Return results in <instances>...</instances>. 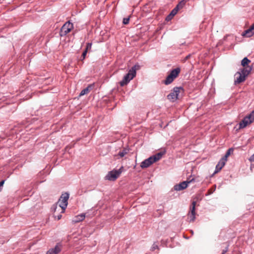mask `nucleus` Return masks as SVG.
<instances>
[{
    "instance_id": "obj_1",
    "label": "nucleus",
    "mask_w": 254,
    "mask_h": 254,
    "mask_svg": "<svg viewBox=\"0 0 254 254\" xmlns=\"http://www.w3.org/2000/svg\"><path fill=\"white\" fill-rule=\"evenodd\" d=\"M68 198L69 194L68 193L65 192L62 194L58 203L53 206L55 213L57 211V209H58V211L61 210V213L64 212L65 209L67 205Z\"/></svg>"
},
{
    "instance_id": "obj_2",
    "label": "nucleus",
    "mask_w": 254,
    "mask_h": 254,
    "mask_svg": "<svg viewBox=\"0 0 254 254\" xmlns=\"http://www.w3.org/2000/svg\"><path fill=\"white\" fill-rule=\"evenodd\" d=\"M140 68L138 64H135L131 67L128 71V72L124 77L122 81L120 82L121 86L127 85L131 79H132L136 75V71Z\"/></svg>"
},
{
    "instance_id": "obj_3",
    "label": "nucleus",
    "mask_w": 254,
    "mask_h": 254,
    "mask_svg": "<svg viewBox=\"0 0 254 254\" xmlns=\"http://www.w3.org/2000/svg\"><path fill=\"white\" fill-rule=\"evenodd\" d=\"M180 71L181 69L179 67L173 69L166 77V80L164 81V83L168 85L172 83L178 77Z\"/></svg>"
},
{
    "instance_id": "obj_4",
    "label": "nucleus",
    "mask_w": 254,
    "mask_h": 254,
    "mask_svg": "<svg viewBox=\"0 0 254 254\" xmlns=\"http://www.w3.org/2000/svg\"><path fill=\"white\" fill-rule=\"evenodd\" d=\"M123 167H122L119 170H113L110 171L106 176V179L110 181H115L121 175L122 172Z\"/></svg>"
},
{
    "instance_id": "obj_5",
    "label": "nucleus",
    "mask_w": 254,
    "mask_h": 254,
    "mask_svg": "<svg viewBox=\"0 0 254 254\" xmlns=\"http://www.w3.org/2000/svg\"><path fill=\"white\" fill-rule=\"evenodd\" d=\"M183 91V89L181 87L174 88L173 91L167 96V99L171 102H174L178 99L179 93Z\"/></svg>"
},
{
    "instance_id": "obj_6",
    "label": "nucleus",
    "mask_w": 254,
    "mask_h": 254,
    "mask_svg": "<svg viewBox=\"0 0 254 254\" xmlns=\"http://www.w3.org/2000/svg\"><path fill=\"white\" fill-rule=\"evenodd\" d=\"M73 24L69 21L66 22L62 27L60 31L61 36H65L73 29Z\"/></svg>"
},
{
    "instance_id": "obj_7",
    "label": "nucleus",
    "mask_w": 254,
    "mask_h": 254,
    "mask_svg": "<svg viewBox=\"0 0 254 254\" xmlns=\"http://www.w3.org/2000/svg\"><path fill=\"white\" fill-rule=\"evenodd\" d=\"M194 181V179L193 178L190 179L189 178L186 181L183 182L178 185H176L174 186V190L177 191H180L187 188L188 184Z\"/></svg>"
},
{
    "instance_id": "obj_8",
    "label": "nucleus",
    "mask_w": 254,
    "mask_h": 254,
    "mask_svg": "<svg viewBox=\"0 0 254 254\" xmlns=\"http://www.w3.org/2000/svg\"><path fill=\"white\" fill-rule=\"evenodd\" d=\"M195 205L196 201H193L190 208V212L188 214V219L190 222H193L195 219Z\"/></svg>"
},
{
    "instance_id": "obj_9",
    "label": "nucleus",
    "mask_w": 254,
    "mask_h": 254,
    "mask_svg": "<svg viewBox=\"0 0 254 254\" xmlns=\"http://www.w3.org/2000/svg\"><path fill=\"white\" fill-rule=\"evenodd\" d=\"M253 122L251 121L248 116L245 117L243 120L239 123V128H243L248 125H250Z\"/></svg>"
},
{
    "instance_id": "obj_10",
    "label": "nucleus",
    "mask_w": 254,
    "mask_h": 254,
    "mask_svg": "<svg viewBox=\"0 0 254 254\" xmlns=\"http://www.w3.org/2000/svg\"><path fill=\"white\" fill-rule=\"evenodd\" d=\"M254 35V23L249 28L245 30L242 34V36L246 37H250Z\"/></svg>"
},
{
    "instance_id": "obj_11",
    "label": "nucleus",
    "mask_w": 254,
    "mask_h": 254,
    "mask_svg": "<svg viewBox=\"0 0 254 254\" xmlns=\"http://www.w3.org/2000/svg\"><path fill=\"white\" fill-rule=\"evenodd\" d=\"M154 162V161H153V158L151 156L148 159H146L143 162H142L140 165V167L142 168H146L149 167L151 164H152Z\"/></svg>"
},
{
    "instance_id": "obj_12",
    "label": "nucleus",
    "mask_w": 254,
    "mask_h": 254,
    "mask_svg": "<svg viewBox=\"0 0 254 254\" xmlns=\"http://www.w3.org/2000/svg\"><path fill=\"white\" fill-rule=\"evenodd\" d=\"M236 79L235 80V84H240L246 80V77L239 72H237L236 74Z\"/></svg>"
},
{
    "instance_id": "obj_13",
    "label": "nucleus",
    "mask_w": 254,
    "mask_h": 254,
    "mask_svg": "<svg viewBox=\"0 0 254 254\" xmlns=\"http://www.w3.org/2000/svg\"><path fill=\"white\" fill-rule=\"evenodd\" d=\"M61 251V246L57 244L54 248L50 249L46 254H58Z\"/></svg>"
},
{
    "instance_id": "obj_14",
    "label": "nucleus",
    "mask_w": 254,
    "mask_h": 254,
    "mask_svg": "<svg viewBox=\"0 0 254 254\" xmlns=\"http://www.w3.org/2000/svg\"><path fill=\"white\" fill-rule=\"evenodd\" d=\"M252 69V67L250 66L244 67L240 72L246 78V77L250 73Z\"/></svg>"
},
{
    "instance_id": "obj_15",
    "label": "nucleus",
    "mask_w": 254,
    "mask_h": 254,
    "mask_svg": "<svg viewBox=\"0 0 254 254\" xmlns=\"http://www.w3.org/2000/svg\"><path fill=\"white\" fill-rule=\"evenodd\" d=\"M226 161L225 160H223V159H221L217 165L216 166V170L215 171V173H217L218 172L220 171L222 168L223 167V166L225 165Z\"/></svg>"
},
{
    "instance_id": "obj_16",
    "label": "nucleus",
    "mask_w": 254,
    "mask_h": 254,
    "mask_svg": "<svg viewBox=\"0 0 254 254\" xmlns=\"http://www.w3.org/2000/svg\"><path fill=\"white\" fill-rule=\"evenodd\" d=\"M184 4V3L183 2V1H181V2H180L177 5V6L172 10L171 12L170 13V14L172 16H173V17H174L178 12L179 9L183 7Z\"/></svg>"
},
{
    "instance_id": "obj_17",
    "label": "nucleus",
    "mask_w": 254,
    "mask_h": 254,
    "mask_svg": "<svg viewBox=\"0 0 254 254\" xmlns=\"http://www.w3.org/2000/svg\"><path fill=\"white\" fill-rule=\"evenodd\" d=\"M85 215L84 214H81L76 216L72 221L75 223H78L83 221L85 219Z\"/></svg>"
},
{
    "instance_id": "obj_18",
    "label": "nucleus",
    "mask_w": 254,
    "mask_h": 254,
    "mask_svg": "<svg viewBox=\"0 0 254 254\" xmlns=\"http://www.w3.org/2000/svg\"><path fill=\"white\" fill-rule=\"evenodd\" d=\"M128 151V150L127 149L124 148L123 150L120 151L118 155H115V157H117V159L119 158L118 157L122 158L127 154Z\"/></svg>"
},
{
    "instance_id": "obj_19",
    "label": "nucleus",
    "mask_w": 254,
    "mask_h": 254,
    "mask_svg": "<svg viewBox=\"0 0 254 254\" xmlns=\"http://www.w3.org/2000/svg\"><path fill=\"white\" fill-rule=\"evenodd\" d=\"M92 88L91 85H89L86 88L83 89L79 94V96H83L85 94H87L90 91Z\"/></svg>"
},
{
    "instance_id": "obj_20",
    "label": "nucleus",
    "mask_w": 254,
    "mask_h": 254,
    "mask_svg": "<svg viewBox=\"0 0 254 254\" xmlns=\"http://www.w3.org/2000/svg\"><path fill=\"white\" fill-rule=\"evenodd\" d=\"M251 61L249 60L247 58H244L242 61H241V65L243 67H246L247 65L251 63Z\"/></svg>"
},
{
    "instance_id": "obj_21",
    "label": "nucleus",
    "mask_w": 254,
    "mask_h": 254,
    "mask_svg": "<svg viewBox=\"0 0 254 254\" xmlns=\"http://www.w3.org/2000/svg\"><path fill=\"white\" fill-rule=\"evenodd\" d=\"M163 154L161 152L158 153L156 155L151 156L155 162L159 160L162 156Z\"/></svg>"
},
{
    "instance_id": "obj_22",
    "label": "nucleus",
    "mask_w": 254,
    "mask_h": 254,
    "mask_svg": "<svg viewBox=\"0 0 254 254\" xmlns=\"http://www.w3.org/2000/svg\"><path fill=\"white\" fill-rule=\"evenodd\" d=\"M233 151V149L232 148H229L227 151L226 152L225 156L222 158L225 161H227V158L229 156L230 154Z\"/></svg>"
},
{
    "instance_id": "obj_23",
    "label": "nucleus",
    "mask_w": 254,
    "mask_h": 254,
    "mask_svg": "<svg viewBox=\"0 0 254 254\" xmlns=\"http://www.w3.org/2000/svg\"><path fill=\"white\" fill-rule=\"evenodd\" d=\"M252 122H254V110L248 116Z\"/></svg>"
},
{
    "instance_id": "obj_24",
    "label": "nucleus",
    "mask_w": 254,
    "mask_h": 254,
    "mask_svg": "<svg viewBox=\"0 0 254 254\" xmlns=\"http://www.w3.org/2000/svg\"><path fill=\"white\" fill-rule=\"evenodd\" d=\"M91 46H92V44L91 43H87L86 48L84 51L88 52V50L91 49Z\"/></svg>"
},
{
    "instance_id": "obj_25",
    "label": "nucleus",
    "mask_w": 254,
    "mask_h": 254,
    "mask_svg": "<svg viewBox=\"0 0 254 254\" xmlns=\"http://www.w3.org/2000/svg\"><path fill=\"white\" fill-rule=\"evenodd\" d=\"M129 17H128L127 18H124L123 19V22L124 24L127 25L129 23Z\"/></svg>"
},
{
    "instance_id": "obj_26",
    "label": "nucleus",
    "mask_w": 254,
    "mask_h": 254,
    "mask_svg": "<svg viewBox=\"0 0 254 254\" xmlns=\"http://www.w3.org/2000/svg\"><path fill=\"white\" fill-rule=\"evenodd\" d=\"M216 186H214L213 187L209 189L208 191V194H210L213 193V192L215 190Z\"/></svg>"
},
{
    "instance_id": "obj_27",
    "label": "nucleus",
    "mask_w": 254,
    "mask_h": 254,
    "mask_svg": "<svg viewBox=\"0 0 254 254\" xmlns=\"http://www.w3.org/2000/svg\"><path fill=\"white\" fill-rule=\"evenodd\" d=\"M87 53V52L84 51V52H83L82 56H81V57L82 58L81 60H83L85 58Z\"/></svg>"
},
{
    "instance_id": "obj_28",
    "label": "nucleus",
    "mask_w": 254,
    "mask_h": 254,
    "mask_svg": "<svg viewBox=\"0 0 254 254\" xmlns=\"http://www.w3.org/2000/svg\"><path fill=\"white\" fill-rule=\"evenodd\" d=\"M173 16H172L170 14L167 16V17H166V20H167V21H169L171 19H172V18H173Z\"/></svg>"
},
{
    "instance_id": "obj_29",
    "label": "nucleus",
    "mask_w": 254,
    "mask_h": 254,
    "mask_svg": "<svg viewBox=\"0 0 254 254\" xmlns=\"http://www.w3.org/2000/svg\"><path fill=\"white\" fill-rule=\"evenodd\" d=\"M249 160L251 162H254V154L250 157Z\"/></svg>"
},
{
    "instance_id": "obj_30",
    "label": "nucleus",
    "mask_w": 254,
    "mask_h": 254,
    "mask_svg": "<svg viewBox=\"0 0 254 254\" xmlns=\"http://www.w3.org/2000/svg\"><path fill=\"white\" fill-rule=\"evenodd\" d=\"M190 55H188L187 56H186V57L185 58L184 60V62H186L187 60H188V59H189V58H190Z\"/></svg>"
},
{
    "instance_id": "obj_31",
    "label": "nucleus",
    "mask_w": 254,
    "mask_h": 254,
    "mask_svg": "<svg viewBox=\"0 0 254 254\" xmlns=\"http://www.w3.org/2000/svg\"><path fill=\"white\" fill-rule=\"evenodd\" d=\"M4 183V180L0 182V190H1V187H2V186L3 185Z\"/></svg>"
},
{
    "instance_id": "obj_32",
    "label": "nucleus",
    "mask_w": 254,
    "mask_h": 254,
    "mask_svg": "<svg viewBox=\"0 0 254 254\" xmlns=\"http://www.w3.org/2000/svg\"><path fill=\"white\" fill-rule=\"evenodd\" d=\"M57 217H58V220H60L62 217V215H58Z\"/></svg>"
},
{
    "instance_id": "obj_33",
    "label": "nucleus",
    "mask_w": 254,
    "mask_h": 254,
    "mask_svg": "<svg viewBox=\"0 0 254 254\" xmlns=\"http://www.w3.org/2000/svg\"><path fill=\"white\" fill-rule=\"evenodd\" d=\"M54 213L55 217H56V212L55 213L54 212Z\"/></svg>"
},
{
    "instance_id": "obj_34",
    "label": "nucleus",
    "mask_w": 254,
    "mask_h": 254,
    "mask_svg": "<svg viewBox=\"0 0 254 254\" xmlns=\"http://www.w3.org/2000/svg\"><path fill=\"white\" fill-rule=\"evenodd\" d=\"M54 213L55 217H56V212L55 213L54 212Z\"/></svg>"
},
{
    "instance_id": "obj_35",
    "label": "nucleus",
    "mask_w": 254,
    "mask_h": 254,
    "mask_svg": "<svg viewBox=\"0 0 254 254\" xmlns=\"http://www.w3.org/2000/svg\"><path fill=\"white\" fill-rule=\"evenodd\" d=\"M225 252L223 251V252L222 253V254H225Z\"/></svg>"
}]
</instances>
